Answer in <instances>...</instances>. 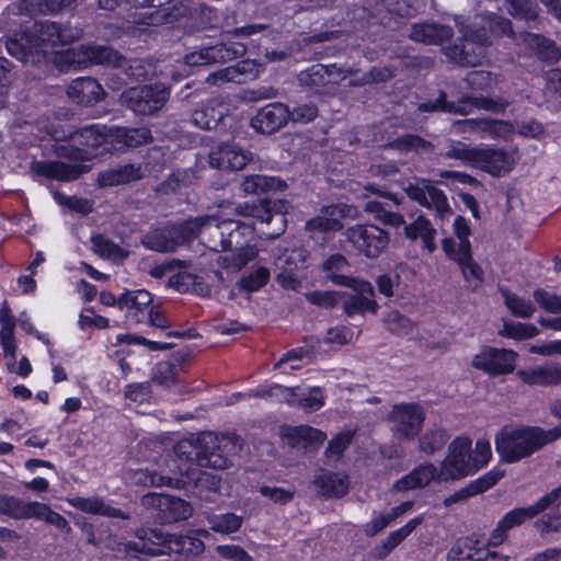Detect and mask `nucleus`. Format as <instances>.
I'll use <instances>...</instances> for the list:
<instances>
[{
	"mask_svg": "<svg viewBox=\"0 0 561 561\" xmlns=\"http://www.w3.org/2000/svg\"><path fill=\"white\" fill-rule=\"evenodd\" d=\"M82 35V28L70 23L61 24L53 21H35L25 25L5 43L8 53L23 64H36L43 58L42 44L67 45Z\"/></svg>",
	"mask_w": 561,
	"mask_h": 561,
	"instance_id": "1",
	"label": "nucleus"
},
{
	"mask_svg": "<svg viewBox=\"0 0 561 561\" xmlns=\"http://www.w3.org/2000/svg\"><path fill=\"white\" fill-rule=\"evenodd\" d=\"M239 439L231 435H217L215 433H203L195 443L183 440L174 448L179 460H184L186 467H180L183 474L190 476L193 466L224 470L229 468L231 457L240 450Z\"/></svg>",
	"mask_w": 561,
	"mask_h": 561,
	"instance_id": "2",
	"label": "nucleus"
},
{
	"mask_svg": "<svg viewBox=\"0 0 561 561\" xmlns=\"http://www.w3.org/2000/svg\"><path fill=\"white\" fill-rule=\"evenodd\" d=\"M560 437L561 424L550 430L539 426L503 428L495 436V448L502 460L514 463Z\"/></svg>",
	"mask_w": 561,
	"mask_h": 561,
	"instance_id": "3",
	"label": "nucleus"
},
{
	"mask_svg": "<svg viewBox=\"0 0 561 561\" xmlns=\"http://www.w3.org/2000/svg\"><path fill=\"white\" fill-rule=\"evenodd\" d=\"M445 157L460 160L463 164L482 170L492 176H502L516 164L513 151L493 147H472L458 140H449Z\"/></svg>",
	"mask_w": 561,
	"mask_h": 561,
	"instance_id": "4",
	"label": "nucleus"
},
{
	"mask_svg": "<svg viewBox=\"0 0 561 561\" xmlns=\"http://www.w3.org/2000/svg\"><path fill=\"white\" fill-rule=\"evenodd\" d=\"M106 126L93 124L64 135L60 139L67 140L57 147L59 157L75 161H89L98 156L95 150L107 142ZM56 139H59L56 137Z\"/></svg>",
	"mask_w": 561,
	"mask_h": 561,
	"instance_id": "5",
	"label": "nucleus"
},
{
	"mask_svg": "<svg viewBox=\"0 0 561 561\" xmlns=\"http://www.w3.org/2000/svg\"><path fill=\"white\" fill-rule=\"evenodd\" d=\"M333 283L352 289L351 293L340 291L339 295V306L342 307L348 317L363 314L366 311L377 312L378 304L374 299L375 291L369 282L347 275H334Z\"/></svg>",
	"mask_w": 561,
	"mask_h": 561,
	"instance_id": "6",
	"label": "nucleus"
},
{
	"mask_svg": "<svg viewBox=\"0 0 561 561\" xmlns=\"http://www.w3.org/2000/svg\"><path fill=\"white\" fill-rule=\"evenodd\" d=\"M507 105V102L501 100L472 95H462L457 102H449L447 101L446 93L442 91L435 100L420 103L417 110L420 112H445L449 114L468 115L472 107L499 113L503 112Z\"/></svg>",
	"mask_w": 561,
	"mask_h": 561,
	"instance_id": "7",
	"label": "nucleus"
},
{
	"mask_svg": "<svg viewBox=\"0 0 561 561\" xmlns=\"http://www.w3.org/2000/svg\"><path fill=\"white\" fill-rule=\"evenodd\" d=\"M169 98V88L154 83L129 88L121 94L119 101L135 114L152 115L165 105Z\"/></svg>",
	"mask_w": 561,
	"mask_h": 561,
	"instance_id": "8",
	"label": "nucleus"
},
{
	"mask_svg": "<svg viewBox=\"0 0 561 561\" xmlns=\"http://www.w3.org/2000/svg\"><path fill=\"white\" fill-rule=\"evenodd\" d=\"M477 471L472 459V440L460 436L448 446V453L439 467V481L460 480Z\"/></svg>",
	"mask_w": 561,
	"mask_h": 561,
	"instance_id": "9",
	"label": "nucleus"
},
{
	"mask_svg": "<svg viewBox=\"0 0 561 561\" xmlns=\"http://www.w3.org/2000/svg\"><path fill=\"white\" fill-rule=\"evenodd\" d=\"M344 236L359 254L368 259L380 256L390 242L389 232L373 224L354 225L345 230Z\"/></svg>",
	"mask_w": 561,
	"mask_h": 561,
	"instance_id": "10",
	"label": "nucleus"
},
{
	"mask_svg": "<svg viewBox=\"0 0 561 561\" xmlns=\"http://www.w3.org/2000/svg\"><path fill=\"white\" fill-rule=\"evenodd\" d=\"M141 504L154 510L156 518L161 524L186 520L193 514V507L187 501L164 493H148L141 497Z\"/></svg>",
	"mask_w": 561,
	"mask_h": 561,
	"instance_id": "11",
	"label": "nucleus"
},
{
	"mask_svg": "<svg viewBox=\"0 0 561 561\" xmlns=\"http://www.w3.org/2000/svg\"><path fill=\"white\" fill-rule=\"evenodd\" d=\"M187 241L198 238L201 242L211 251L225 250L226 232L222 228V219L216 216L205 215L185 220Z\"/></svg>",
	"mask_w": 561,
	"mask_h": 561,
	"instance_id": "12",
	"label": "nucleus"
},
{
	"mask_svg": "<svg viewBox=\"0 0 561 561\" xmlns=\"http://www.w3.org/2000/svg\"><path fill=\"white\" fill-rule=\"evenodd\" d=\"M390 430L398 439H411L422 428L424 411L416 403H401L392 407L389 414Z\"/></svg>",
	"mask_w": 561,
	"mask_h": 561,
	"instance_id": "13",
	"label": "nucleus"
},
{
	"mask_svg": "<svg viewBox=\"0 0 561 561\" xmlns=\"http://www.w3.org/2000/svg\"><path fill=\"white\" fill-rule=\"evenodd\" d=\"M247 53L244 44L227 41L213 46L202 47L197 51L186 55L188 66H203L210 64H224L242 57Z\"/></svg>",
	"mask_w": 561,
	"mask_h": 561,
	"instance_id": "14",
	"label": "nucleus"
},
{
	"mask_svg": "<svg viewBox=\"0 0 561 561\" xmlns=\"http://www.w3.org/2000/svg\"><path fill=\"white\" fill-rule=\"evenodd\" d=\"M277 203L270 201L260 203H243L236 207V213L244 217H253L262 224L275 222L276 228L272 231L264 232L267 238L275 239L280 236L286 227V218L282 208L285 206L280 203L279 208L276 209Z\"/></svg>",
	"mask_w": 561,
	"mask_h": 561,
	"instance_id": "15",
	"label": "nucleus"
},
{
	"mask_svg": "<svg viewBox=\"0 0 561 561\" xmlns=\"http://www.w3.org/2000/svg\"><path fill=\"white\" fill-rule=\"evenodd\" d=\"M186 241L185 221L153 228L141 237V244L157 252H173Z\"/></svg>",
	"mask_w": 561,
	"mask_h": 561,
	"instance_id": "16",
	"label": "nucleus"
},
{
	"mask_svg": "<svg viewBox=\"0 0 561 561\" xmlns=\"http://www.w3.org/2000/svg\"><path fill=\"white\" fill-rule=\"evenodd\" d=\"M460 32L463 33L465 44L461 48L456 46L453 51L459 53V62L474 66L483 57V48L492 45L491 34L484 23L481 26L472 25L466 31L461 24Z\"/></svg>",
	"mask_w": 561,
	"mask_h": 561,
	"instance_id": "17",
	"label": "nucleus"
},
{
	"mask_svg": "<svg viewBox=\"0 0 561 561\" xmlns=\"http://www.w3.org/2000/svg\"><path fill=\"white\" fill-rule=\"evenodd\" d=\"M517 354L505 348L483 347L472 359V366L491 375H505L514 370Z\"/></svg>",
	"mask_w": 561,
	"mask_h": 561,
	"instance_id": "18",
	"label": "nucleus"
},
{
	"mask_svg": "<svg viewBox=\"0 0 561 561\" xmlns=\"http://www.w3.org/2000/svg\"><path fill=\"white\" fill-rule=\"evenodd\" d=\"M407 195L421 206L435 210L439 217L451 211L446 195L428 181L409 183L404 187Z\"/></svg>",
	"mask_w": 561,
	"mask_h": 561,
	"instance_id": "19",
	"label": "nucleus"
},
{
	"mask_svg": "<svg viewBox=\"0 0 561 561\" xmlns=\"http://www.w3.org/2000/svg\"><path fill=\"white\" fill-rule=\"evenodd\" d=\"M259 75V65L251 59H243L233 66H229L211 72L205 82L211 85H224L226 83L243 84L255 79Z\"/></svg>",
	"mask_w": 561,
	"mask_h": 561,
	"instance_id": "20",
	"label": "nucleus"
},
{
	"mask_svg": "<svg viewBox=\"0 0 561 561\" xmlns=\"http://www.w3.org/2000/svg\"><path fill=\"white\" fill-rule=\"evenodd\" d=\"M561 504V484L540 497L534 505L528 506V511L533 517L541 512L550 510L547 518H542L536 523L540 533L561 531V516L556 512Z\"/></svg>",
	"mask_w": 561,
	"mask_h": 561,
	"instance_id": "21",
	"label": "nucleus"
},
{
	"mask_svg": "<svg viewBox=\"0 0 561 561\" xmlns=\"http://www.w3.org/2000/svg\"><path fill=\"white\" fill-rule=\"evenodd\" d=\"M252 160V153L233 144H221L211 149L209 164L218 170H241Z\"/></svg>",
	"mask_w": 561,
	"mask_h": 561,
	"instance_id": "22",
	"label": "nucleus"
},
{
	"mask_svg": "<svg viewBox=\"0 0 561 561\" xmlns=\"http://www.w3.org/2000/svg\"><path fill=\"white\" fill-rule=\"evenodd\" d=\"M442 248L449 259L458 263L466 282L473 283L474 287L482 282L483 271L481 266L473 261L471 250H468L467 243H465L461 251H456L455 240L445 238L442 242Z\"/></svg>",
	"mask_w": 561,
	"mask_h": 561,
	"instance_id": "23",
	"label": "nucleus"
},
{
	"mask_svg": "<svg viewBox=\"0 0 561 561\" xmlns=\"http://www.w3.org/2000/svg\"><path fill=\"white\" fill-rule=\"evenodd\" d=\"M289 107L283 103H271L257 111L252 126L257 131L271 135L279 130L289 121Z\"/></svg>",
	"mask_w": 561,
	"mask_h": 561,
	"instance_id": "24",
	"label": "nucleus"
},
{
	"mask_svg": "<svg viewBox=\"0 0 561 561\" xmlns=\"http://www.w3.org/2000/svg\"><path fill=\"white\" fill-rule=\"evenodd\" d=\"M341 79V71L335 65L324 66L317 64L301 71L298 76L299 84L311 92L320 93L323 89Z\"/></svg>",
	"mask_w": 561,
	"mask_h": 561,
	"instance_id": "25",
	"label": "nucleus"
},
{
	"mask_svg": "<svg viewBox=\"0 0 561 561\" xmlns=\"http://www.w3.org/2000/svg\"><path fill=\"white\" fill-rule=\"evenodd\" d=\"M121 60V54L108 46L84 45L68 54V61L78 64L103 65L115 69Z\"/></svg>",
	"mask_w": 561,
	"mask_h": 561,
	"instance_id": "26",
	"label": "nucleus"
},
{
	"mask_svg": "<svg viewBox=\"0 0 561 561\" xmlns=\"http://www.w3.org/2000/svg\"><path fill=\"white\" fill-rule=\"evenodd\" d=\"M32 170L48 179L72 181L88 172L90 168L87 164H68L61 161H37L32 164Z\"/></svg>",
	"mask_w": 561,
	"mask_h": 561,
	"instance_id": "27",
	"label": "nucleus"
},
{
	"mask_svg": "<svg viewBox=\"0 0 561 561\" xmlns=\"http://www.w3.org/2000/svg\"><path fill=\"white\" fill-rule=\"evenodd\" d=\"M516 45H525L533 50L540 60L549 64H556L561 58V49L557 44L539 34L529 32L518 33Z\"/></svg>",
	"mask_w": 561,
	"mask_h": 561,
	"instance_id": "28",
	"label": "nucleus"
},
{
	"mask_svg": "<svg viewBox=\"0 0 561 561\" xmlns=\"http://www.w3.org/2000/svg\"><path fill=\"white\" fill-rule=\"evenodd\" d=\"M67 94L77 104L90 106L100 102L105 92L95 79L81 77L71 82L67 89Z\"/></svg>",
	"mask_w": 561,
	"mask_h": 561,
	"instance_id": "29",
	"label": "nucleus"
},
{
	"mask_svg": "<svg viewBox=\"0 0 561 561\" xmlns=\"http://www.w3.org/2000/svg\"><path fill=\"white\" fill-rule=\"evenodd\" d=\"M433 480L439 481V469L431 462H425L415 467L410 473L397 480L392 488L397 492L423 489Z\"/></svg>",
	"mask_w": 561,
	"mask_h": 561,
	"instance_id": "30",
	"label": "nucleus"
},
{
	"mask_svg": "<svg viewBox=\"0 0 561 561\" xmlns=\"http://www.w3.org/2000/svg\"><path fill=\"white\" fill-rule=\"evenodd\" d=\"M151 302V294L147 290L127 291L118 298V307L126 309L127 317L137 323L144 322Z\"/></svg>",
	"mask_w": 561,
	"mask_h": 561,
	"instance_id": "31",
	"label": "nucleus"
},
{
	"mask_svg": "<svg viewBox=\"0 0 561 561\" xmlns=\"http://www.w3.org/2000/svg\"><path fill=\"white\" fill-rule=\"evenodd\" d=\"M227 106L217 99L203 103L192 113V123L206 130L215 129L225 117Z\"/></svg>",
	"mask_w": 561,
	"mask_h": 561,
	"instance_id": "32",
	"label": "nucleus"
},
{
	"mask_svg": "<svg viewBox=\"0 0 561 561\" xmlns=\"http://www.w3.org/2000/svg\"><path fill=\"white\" fill-rule=\"evenodd\" d=\"M454 31L450 26L436 23H415L411 27L409 37L419 43L437 45L453 37Z\"/></svg>",
	"mask_w": 561,
	"mask_h": 561,
	"instance_id": "33",
	"label": "nucleus"
},
{
	"mask_svg": "<svg viewBox=\"0 0 561 561\" xmlns=\"http://www.w3.org/2000/svg\"><path fill=\"white\" fill-rule=\"evenodd\" d=\"M517 376L530 386L561 385V365H546L517 371Z\"/></svg>",
	"mask_w": 561,
	"mask_h": 561,
	"instance_id": "34",
	"label": "nucleus"
},
{
	"mask_svg": "<svg viewBox=\"0 0 561 561\" xmlns=\"http://www.w3.org/2000/svg\"><path fill=\"white\" fill-rule=\"evenodd\" d=\"M317 492L325 497H341L348 491L346 476L336 472L321 470L313 480Z\"/></svg>",
	"mask_w": 561,
	"mask_h": 561,
	"instance_id": "35",
	"label": "nucleus"
},
{
	"mask_svg": "<svg viewBox=\"0 0 561 561\" xmlns=\"http://www.w3.org/2000/svg\"><path fill=\"white\" fill-rule=\"evenodd\" d=\"M404 234L411 240L420 238L422 240L423 248L426 249L428 253H433L437 249L435 241L437 231L431 221L423 215L417 216L411 224L405 225Z\"/></svg>",
	"mask_w": 561,
	"mask_h": 561,
	"instance_id": "36",
	"label": "nucleus"
},
{
	"mask_svg": "<svg viewBox=\"0 0 561 561\" xmlns=\"http://www.w3.org/2000/svg\"><path fill=\"white\" fill-rule=\"evenodd\" d=\"M70 505L81 512L102 515L112 518L128 519L129 515L122 510L112 507L100 497L76 496L69 501Z\"/></svg>",
	"mask_w": 561,
	"mask_h": 561,
	"instance_id": "37",
	"label": "nucleus"
},
{
	"mask_svg": "<svg viewBox=\"0 0 561 561\" xmlns=\"http://www.w3.org/2000/svg\"><path fill=\"white\" fill-rule=\"evenodd\" d=\"M284 437L288 440V444L291 447L307 448L309 446L322 444L327 438V435L320 430L308 425H300L286 428Z\"/></svg>",
	"mask_w": 561,
	"mask_h": 561,
	"instance_id": "38",
	"label": "nucleus"
},
{
	"mask_svg": "<svg viewBox=\"0 0 561 561\" xmlns=\"http://www.w3.org/2000/svg\"><path fill=\"white\" fill-rule=\"evenodd\" d=\"M222 228L226 232L225 237V250H237L243 249L248 242V237L253 232L249 225H245L239 220L222 219Z\"/></svg>",
	"mask_w": 561,
	"mask_h": 561,
	"instance_id": "39",
	"label": "nucleus"
},
{
	"mask_svg": "<svg viewBox=\"0 0 561 561\" xmlns=\"http://www.w3.org/2000/svg\"><path fill=\"white\" fill-rule=\"evenodd\" d=\"M227 253L220 255L217 260L218 264L228 272L237 273L249 262L257 256V248L255 244H247L243 249L225 250Z\"/></svg>",
	"mask_w": 561,
	"mask_h": 561,
	"instance_id": "40",
	"label": "nucleus"
},
{
	"mask_svg": "<svg viewBox=\"0 0 561 561\" xmlns=\"http://www.w3.org/2000/svg\"><path fill=\"white\" fill-rule=\"evenodd\" d=\"M417 0H367L366 7L373 13L380 14L383 11L401 18H409L416 11Z\"/></svg>",
	"mask_w": 561,
	"mask_h": 561,
	"instance_id": "41",
	"label": "nucleus"
},
{
	"mask_svg": "<svg viewBox=\"0 0 561 561\" xmlns=\"http://www.w3.org/2000/svg\"><path fill=\"white\" fill-rule=\"evenodd\" d=\"M286 186V183L279 178L253 174L244 178L240 188L245 194H262L284 191Z\"/></svg>",
	"mask_w": 561,
	"mask_h": 561,
	"instance_id": "42",
	"label": "nucleus"
},
{
	"mask_svg": "<svg viewBox=\"0 0 561 561\" xmlns=\"http://www.w3.org/2000/svg\"><path fill=\"white\" fill-rule=\"evenodd\" d=\"M37 502H25L11 495L0 496V514L14 519H28L34 517Z\"/></svg>",
	"mask_w": 561,
	"mask_h": 561,
	"instance_id": "43",
	"label": "nucleus"
},
{
	"mask_svg": "<svg viewBox=\"0 0 561 561\" xmlns=\"http://www.w3.org/2000/svg\"><path fill=\"white\" fill-rule=\"evenodd\" d=\"M115 69L118 75H124L130 81H145L152 73V65L144 59H126L121 55Z\"/></svg>",
	"mask_w": 561,
	"mask_h": 561,
	"instance_id": "44",
	"label": "nucleus"
},
{
	"mask_svg": "<svg viewBox=\"0 0 561 561\" xmlns=\"http://www.w3.org/2000/svg\"><path fill=\"white\" fill-rule=\"evenodd\" d=\"M386 148L397 150L401 153H427L432 152L434 146L432 142L414 134H405L391 141H389Z\"/></svg>",
	"mask_w": 561,
	"mask_h": 561,
	"instance_id": "45",
	"label": "nucleus"
},
{
	"mask_svg": "<svg viewBox=\"0 0 561 561\" xmlns=\"http://www.w3.org/2000/svg\"><path fill=\"white\" fill-rule=\"evenodd\" d=\"M476 134L493 139L506 138L513 133V125L506 121L474 118Z\"/></svg>",
	"mask_w": 561,
	"mask_h": 561,
	"instance_id": "46",
	"label": "nucleus"
},
{
	"mask_svg": "<svg viewBox=\"0 0 561 561\" xmlns=\"http://www.w3.org/2000/svg\"><path fill=\"white\" fill-rule=\"evenodd\" d=\"M449 439L448 433L439 427L435 426L427 430L419 438V449L426 456H432L436 451L440 450Z\"/></svg>",
	"mask_w": 561,
	"mask_h": 561,
	"instance_id": "47",
	"label": "nucleus"
},
{
	"mask_svg": "<svg viewBox=\"0 0 561 561\" xmlns=\"http://www.w3.org/2000/svg\"><path fill=\"white\" fill-rule=\"evenodd\" d=\"M207 519L211 530L224 535L238 531L243 523V517L234 513L213 514Z\"/></svg>",
	"mask_w": 561,
	"mask_h": 561,
	"instance_id": "48",
	"label": "nucleus"
},
{
	"mask_svg": "<svg viewBox=\"0 0 561 561\" xmlns=\"http://www.w3.org/2000/svg\"><path fill=\"white\" fill-rule=\"evenodd\" d=\"M178 375L176 365L172 362L162 360L157 363L151 373V381L154 383L171 388L178 383Z\"/></svg>",
	"mask_w": 561,
	"mask_h": 561,
	"instance_id": "49",
	"label": "nucleus"
},
{
	"mask_svg": "<svg viewBox=\"0 0 561 561\" xmlns=\"http://www.w3.org/2000/svg\"><path fill=\"white\" fill-rule=\"evenodd\" d=\"M501 293L504 297L506 307L515 317L528 319L534 314L536 309L530 300L519 297L508 290L502 289Z\"/></svg>",
	"mask_w": 561,
	"mask_h": 561,
	"instance_id": "50",
	"label": "nucleus"
},
{
	"mask_svg": "<svg viewBox=\"0 0 561 561\" xmlns=\"http://www.w3.org/2000/svg\"><path fill=\"white\" fill-rule=\"evenodd\" d=\"M482 22H484L486 25L491 37L506 35L511 37L516 44V37L518 34L513 31L512 23L508 19L500 16L495 13H488L483 15Z\"/></svg>",
	"mask_w": 561,
	"mask_h": 561,
	"instance_id": "51",
	"label": "nucleus"
},
{
	"mask_svg": "<svg viewBox=\"0 0 561 561\" xmlns=\"http://www.w3.org/2000/svg\"><path fill=\"white\" fill-rule=\"evenodd\" d=\"M270 271L266 267L260 266L252 273L244 275L237 283V287L241 291L253 293L257 291L266 285L270 279Z\"/></svg>",
	"mask_w": 561,
	"mask_h": 561,
	"instance_id": "52",
	"label": "nucleus"
},
{
	"mask_svg": "<svg viewBox=\"0 0 561 561\" xmlns=\"http://www.w3.org/2000/svg\"><path fill=\"white\" fill-rule=\"evenodd\" d=\"M204 549L202 540L188 536L175 535L171 539L170 553L196 556Z\"/></svg>",
	"mask_w": 561,
	"mask_h": 561,
	"instance_id": "53",
	"label": "nucleus"
},
{
	"mask_svg": "<svg viewBox=\"0 0 561 561\" xmlns=\"http://www.w3.org/2000/svg\"><path fill=\"white\" fill-rule=\"evenodd\" d=\"M353 440V432L346 431L336 434L330 442L325 449V457L329 462H337L343 453L348 448Z\"/></svg>",
	"mask_w": 561,
	"mask_h": 561,
	"instance_id": "54",
	"label": "nucleus"
},
{
	"mask_svg": "<svg viewBox=\"0 0 561 561\" xmlns=\"http://www.w3.org/2000/svg\"><path fill=\"white\" fill-rule=\"evenodd\" d=\"M508 13L525 22L535 21L538 16V7L530 0H506Z\"/></svg>",
	"mask_w": 561,
	"mask_h": 561,
	"instance_id": "55",
	"label": "nucleus"
},
{
	"mask_svg": "<svg viewBox=\"0 0 561 561\" xmlns=\"http://www.w3.org/2000/svg\"><path fill=\"white\" fill-rule=\"evenodd\" d=\"M174 534L163 533L160 529H146L141 528L136 531V537L139 540L146 541L151 547H163L165 550L164 553H170L171 539L174 537Z\"/></svg>",
	"mask_w": 561,
	"mask_h": 561,
	"instance_id": "56",
	"label": "nucleus"
},
{
	"mask_svg": "<svg viewBox=\"0 0 561 561\" xmlns=\"http://www.w3.org/2000/svg\"><path fill=\"white\" fill-rule=\"evenodd\" d=\"M131 480L135 484L157 488L162 485H170L172 483L171 478L162 476L154 470L147 468L135 470L131 474Z\"/></svg>",
	"mask_w": 561,
	"mask_h": 561,
	"instance_id": "57",
	"label": "nucleus"
},
{
	"mask_svg": "<svg viewBox=\"0 0 561 561\" xmlns=\"http://www.w3.org/2000/svg\"><path fill=\"white\" fill-rule=\"evenodd\" d=\"M385 323L391 333L400 336L411 335L414 330L413 323L410 319L397 310H392L387 314Z\"/></svg>",
	"mask_w": 561,
	"mask_h": 561,
	"instance_id": "58",
	"label": "nucleus"
},
{
	"mask_svg": "<svg viewBox=\"0 0 561 561\" xmlns=\"http://www.w3.org/2000/svg\"><path fill=\"white\" fill-rule=\"evenodd\" d=\"M33 518L45 520L46 523L67 533L71 529L68 520L62 515L51 511L50 507L44 503L37 502Z\"/></svg>",
	"mask_w": 561,
	"mask_h": 561,
	"instance_id": "59",
	"label": "nucleus"
},
{
	"mask_svg": "<svg viewBox=\"0 0 561 561\" xmlns=\"http://www.w3.org/2000/svg\"><path fill=\"white\" fill-rule=\"evenodd\" d=\"M534 299L541 309L550 313H561V295L537 288L534 291Z\"/></svg>",
	"mask_w": 561,
	"mask_h": 561,
	"instance_id": "60",
	"label": "nucleus"
},
{
	"mask_svg": "<svg viewBox=\"0 0 561 561\" xmlns=\"http://www.w3.org/2000/svg\"><path fill=\"white\" fill-rule=\"evenodd\" d=\"M92 243H93L95 253H98L99 255H101L103 257L116 260V259H123L126 256V253L119 245L115 244L111 240L105 239L101 236L93 237Z\"/></svg>",
	"mask_w": 561,
	"mask_h": 561,
	"instance_id": "61",
	"label": "nucleus"
},
{
	"mask_svg": "<svg viewBox=\"0 0 561 561\" xmlns=\"http://www.w3.org/2000/svg\"><path fill=\"white\" fill-rule=\"evenodd\" d=\"M191 180V173L187 171H175L169 178L159 184L157 191L161 194H170L187 186Z\"/></svg>",
	"mask_w": 561,
	"mask_h": 561,
	"instance_id": "62",
	"label": "nucleus"
},
{
	"mask_svg": "<svg viewBox=\"0 0 561 561\" xmlns=\"http://www.w3.org/2000/svg\"><path fill=\"white\" fill-rule=\"evenodd\" d=\"M259 492L275 504L285 505L293 501L295 495L294 488H279L275 485H261Z\"/></svg>",
	"mask_w": 561,
	"mask_h": 561,
	"instance_id": "63",
	"label": "nucleus"
},
{
	"mask_svg": "<svg viewBox=\"0 0 561 561\" xmlns=\"http://www.w3.org/2000/svg\"><path fill=\"white\" fill-rule=\"evenodd\" d=\"M473 545L468 537L457 540L447 553V561H472Z\"/></svg>",
	"mask_w": 561,
	"mask_h": 561,
	"instance_id": "64",
	"label": "nucleus"
}]
</instances>
